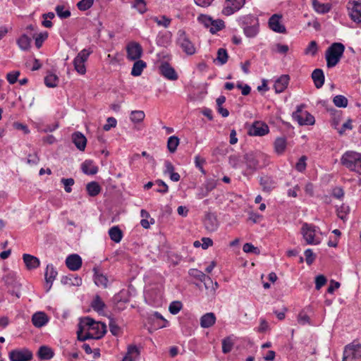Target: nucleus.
Instances as JSON below:
<instances>
[{
  "label": "nucleus",
  "mask_w": 361,
  "mask_h": 361,
  "mask_svg": "<svg viewBox=\"0 0 361 361\" xmlns=\"http://www.w3.org/2000/svg\"><path fill=\"white\" fill-rule=\"evenodd\" d=\"M345 51V46L341 42L332 43L326 49L325 59L329 68L335 67L340 61Z\"/></svg>",
  "instance_id": "nucleus-1"
},
{
  "label": "nucleus",
  "mask_w": 361,
  "mask_h": 361,
  "mask_svg": "<svg viewBox=\"0 0 361 361\" xmlns=\"http://www.w3.org/2000/svg\"><path fill=\"white\" fill-rule=\"evenodd\" d=\"M341 164L351 171L361 175V154L355 151H346L341 158Z\"/></svg>",
  "instance_id": "nucleus-2"
},
{
  "label": "nucleus",
  "mask_w": 361,
  "mask_h": 361,
  "mask_svg": "<svg viewBox=\"0 0 361 361\" xmlns=\"http://www.w3.org/2000/svg\"><path fill=\"white\" fill-rule=\"evenodd\" d=\"M319 230V227L314 224L303 223L301 228V233L307 245H319L321 243L319 238L316 237V233Z\"/></svg>",
  "instance_id": "nucleus-3"
},
{
  "label": "nucleus",
  "mask_w": 361,
  "mask_h": 361,
  "mask_svg": "<svg viewBox=\"0 0 361 361\" xmlns=\"http://www.w3.org/2000/svg\"><path fill=\"white\" fill-rule=\"evenodd\" d=\"M305 106V104L298 105L292 117L300 126H312L315 122L314 117L308 111L302 110Z\"/></svg>",
  "instance_id": "nucleus-4"
},
{
  "label": "nucleus",
  "mask_w": 361,
  "mask_h": 361,
  "mask_svg": "<svg viewBox=\"0 0 361 361\" xmlns=\"http://www.w3.org/2000/svg\"><path fill=\"white\" fill-rule=\"evenodd\" d=\"M147 322L150 326L148 331L152 333L154 330L166 327L169 322L159 312H154L152 314H148Z\"/></svg>",
  "instance_id": "nucleus-5"
},
{
  "label": "nucleus",
  "mask_w": 361,
  "mask_h": 361,
  "mask_svg": "<svg viewBox=\"0 0 361 361\" xmlns=\"http://www.w3.org/2000/svg\"><path fill=\"white\" fill-rule=\"evenodd\" d=\"M342 361H361V345H348L345 347Z\"/></svg>",
  "instance_id": "nucleus-6"
},
{
  "label": "nucleus",
  "mask_w": 361,
  "mask_h": 361,
  "mask_svg": "<svg viewBox=\"0 0 361 361\" xmlns=\"http://www.w3.org/2000/svg\"><path fill=\"white\" fill-rule=\"evenodd\" d=\"M146 302L154 307H161L164 303L163 293L161 290L152 288L149 290L145 297Z\"/></svg>",
  "instance_id": "nucleus-7"
},
{
  "label": "nucleus",
  "mask_w": 361,
  "mask_h": 361,
  "mask_svg": "<svg viewBox=\"0 0 361 361\" xmlns=\"http://www.w3.org/2000/svg\"><path fill=\"white\" fill-rule=\"evenodd\" d=\"M8 357L11 361H30L33 357V354L29 349L23 348L10 351Z\"/></svg>",
  "instance_id": "nucleus-8"
},
{
  "label": "nucleus",
  "mask_w": 361,
  "mask_h": 361,
  "mask_svg": "<svg viewBox=\"0 0 361 361\" xmlns=\"http://www.w3.org/2000/svg\"><path fill=\"white\" fill-rule=\"evenodd\" d=\"M177 44L180 47L183 51L188 55H192L196 51L193 43L188 39L184 31H178Z\"/></svg>",
  "instance_id": "nucleus-9"
},
{
  "label": "nucleus",
  "mask_w": 361,
  "mask_h": 361,
  "mask_svg": "<svg viewBox=\"0 0 361 361\" xmlns=\"http://www.w3.org/2000/svg\"><path fill=\"white\" fill-rule=\"evenodd\" d=\"M269 132V126L262 121H255L248 129V135L251 136H264Z\"/></svg>",
  "instance_id": "nucleus-10"
},
{
  "label": "nucleus",
  "mask_w": 361,
  "mask_h": 361,
  "mask_svg": "<svg viewBox=\"0 0 361 361\" xmlns=\"http://www.w3.org/2000/svg\"><path fill=\"white\" fill-rule=\"evenodd\" d=\"M245 2V0H226L222 13L225 16H231L239 11L244 6Z\"/></svg>",
  "instance_id": "nucleus-11"
},
{
  "label": "nucleus",
  "mask_w": 361,
  "mask_h": 361,
  "mask_svg": "<svg viewBox=\"0 0 361 361\" xmlns=\"http://www.w3.org/2000/svg\"><path fill=\"white\" fill-rule=\"evenodd\" d=\"M127 58L130 61L138 60L142 54L141 45L137 42L130 43L126 48Z\"/></svg>",
  "instance_id": "nucleus-12"
},
{
  "label": "nucleus",
  "mask_w": 361,
  "mask_h": 361,
  "mask_svg": "<svg viewBox=\"0 0 361 361\" xmlns=\"http://www.w3.org/2000/svg\"><path fill=\"white\" fill-rule=\"evenodd\" d=\"M160 73L166 79L176 80L178 75L175 69L166 61L162 62L159 66Z\"/></svg>",
  "instance_id": "nucleus-13"
},
{
  "label": "nucleus",
  "mask_w": 361,
  "mask_h": 361,
  "mask_svg": "<svg viewBox=\"0 0 361 361\" xmlns=\"http://www.w3.org/2000/svg\"><path fill=\"white\" fill-rule=\"evenodd\" d=\"M281 15L274 14L269 19V26L271 30L277 33H286V27L281 23Z\"/></svg>",
  "instance_id": "nucleus-14"
},
{
  "label": "nucleus",
  "mask_w": 361,
  "mask_h": 361,
  "mask_svg": "<svg viewBox=\"0 0 361 361\" xmlns=\"http://www.w3.org/2000/svg\"><path fill=\"white\" fill-rule=\"evenodd\" d=\"M82 258L78 254H71L66 259V265L71 271H78L82 267Z\"/></svg>",
  "instance_id": "nucleus-15"
},
{
  "label": "nucleus",
  "mask_w": 361,
  "mask_h": 361,
  "mask_svg": "<svg viewBox=\"0 0 361 361\" xmlns=\"http://www.w3.org/2000/svg\"><path fill=\"white\" fill-rule=\"evenodd\" d=\"M92 270L94 271L93 279L95 285L98 287L106 288L109 281L107 277L100 272L99 267H94Z\"/></svg>",
  "instance_id": "nucleus-16"
},
{
  "label": "nucleus",
  "mask_w": 361,
  "mask_h": 361,
  "mask_svg": "<svg viewBox=\"0 0 361 361\" xmlns=\"http://www.w3.org/2000/svg\"><path fill=\"white\" fill-rule=\"evenodd\" d=\"M49 321V317L43 312H35L32 316V324L37 328H41L45 326Z\"/></svg>",
  "instance_id": "nucleus-17"
},
{
  "label": "nucleus",
  "mask_w": 361,
  "mask_h": 361,
  "mask_svg": "<svg viewBox=\"0 0 361 361\" xmlns=\"http://www.w3.org/2000/svg\"><path fill=\"white\" fill-rule=\"evenodd\" d=\"M72 142L80 151H84L86 147L87 138L80 132L77 131L72 134Z\"/></svg>",
  "instance_id": "nucleus-18"
},
{
  "label": "nucleus",
  "mask_w": 361,
  "mask_h": 361,
  "mask_svg": "<svg viewBox=\"0 0 361 361\" xmlns=\"http://www.w3.org/2000/svg\"><path fill=\"white\" fill-rule=\"evenodd\" d=\"M85 327H87L89 330L94 331V335H97L99 332L102 330L103 325H106L103 322H97L90 317H85L81 319Z\"/></svg>",
  "instance_id": "nucleus-19"
},
{
  "label": "nucleus",
  "mask_w": 361,
  "mask_h": 361,
  "mask_svg": "<svg viewBox=\"0 0 361 361\" xmlns=\"http://www.w3.org/2000/svg\"><path fill=\"white\" fill-rule=\"evenodd\" d=\"M204 224L206 229L209 231H214L218 228V220L214 214L207 213L205 214Z\"/></svg>",
  "instance_id": "nucleus-20"
},
{
  "label": "nucleus",
  "mask_w": 361,
  "mask_h": 361,
  "mask_svg": "<svg viewBox=\"0 0 361 361\" xmlns=\"http://www.w3.org/2000/svg\"><path fill=\"white\" fill-rule=\"evenodd\" d=\"M290 77L288 75H281L274 82V89L276 93L283 92L288 87Z\"/></svg>",
  "instance_id": "nucleus-21"
},
{
  "label": "nucleus",
  "mask_w": 361,
  "mask_h": 361,
  "mask_svg": "<svg viewBox=\"0 0 361 361\" xmlns=\"http://www.w3.org/2000/svg\"><path fill=\"white\" fill-rule=\"evenodd\" d=\"M247 168L252 171L257 170L259 166L257 155L253 152L246 153L243 157Z\"/></svg>",
  "instance_id": "nucleus-22"
},
{
  "label": "nucleus",
  "mask_w": 361,
  "mask_h": 361,
  "mask_svg": "<svg viewBox=\"0 0 361 361\" xmlns=\"http://www.w3.org/2000/svg\"><path fill=\"white\" fill-rule=\"evenodd\" d=\"M23 259L28 270L35 269L40 265L39 259L37 257L30 254H23Z\"/></svg>",
  "instance_id": "nucleus-23"
},
{
  "label": "nucleus",
  "mask_w": 361,
  "mask_h": 361,
  "mask_svg": "<svg viewBox=\"0 0 361 361\" xmlns=\"http://www.w3.org/2000/svg\"><path fill=\"white\" fill-rule=\"evenodd\" d=\"M259 184L263 191L269 192L276 188V183L271 176H263L259 178Z\"/></svg>",
  "instance_id": "nucleus-24"
},
{
  "label": "nucleus",
  "mask_w": 361,
  "mask_h": 361,
  "mask_svg": "<svg viewBox=\"0 0 361 361\" xmlns=\"http://www.w3.org/2000/svg\"><path fill=\"white\" fill-rule=\"evenodd\" d=\"M57 271L53 264H49L47 266L46 271L44 273V278L47 283H49V286L47 290L49 291L51 288L52 283L57 276Z\"/></svg>",
  "instance_id": "nucleus-25"
},
{
  "label": "nucleus",
  "mask_w": 361,
  "mask_h": 361,
  "mask_svg": "<svg viewBox=\"0 0 361 361\" xmlns=\"http://www.w3.org/2000/svg\"><path fill=\"white\" fill-rule=\"evenodd\" d=\"M81 170L86 175H95L98 172V166L94 164V161L87 159L81 164Z\"/></svg>",
  "instance_id": "nucleus-26"
},
{
  "label": "nucleus",
  "mask_w": 361,
  "mask_h": 361,
  "mask_svg": "<svg viewBox=\"0 0 361 361\" xmlns=\"http://www.w3.org/2000/svg\"><path fill=\"white\" fill-rule=\"evenodd\" d=\"M61 282L64 285L79 286L82 284V279L76 274L63 276Z\"/></svg>",
  "instance_id": "nucleus-27"
},
{
  "label": "nucleus",
  "mask_w": 361,
  "mask_h": 361,
  "mask_svg": "<svg viewBox=\"0 0 361 361\" xmlns=\"http://www.w3.org/2000/svg\"><path fill=\"white\" fill-rule=\"evenodd\" d=\"M312 78L314 83L315 87L317 89L321 88L324 83V74L322 69L316 68L313 71L312 73Z\"/></svg>",
  "instance_id": "nucleus-28"
},
{
  "label": "nucleus",
  "mask_w": 361,
  "mask_h": 361,
  "mask_svg": "<svg viewBox=\"0 0 361 361\" xmlns=\"http://www.w3.org/2000/svg\"><path fill=\"white\" fill-rule=\"evenodd\" d=\"M287 147V139L285 137H277L274 142V152L278 155L284 153Z\"/></svg>",
  "instance_id": "nucleus-29"
},
{
  "label": "nucleus",
  "mask_w": 361,
  "mask_h": 361,
  "mask_svg": "<svg viewBox=\"0 0 361 361\" xmlns=\"http://www.w3.org/2000/svg\"><path fill=\"white\" fill-rule=\"evenodd\" d=\"M216 322V316L213 312L206 313L200 318V325L203 328H209Z\"/></svg>",
  "instance_id": "nucleus-30"
},
{
  "label": "nucleus",
  "mask_w": 361,
  "mask_h": 361,
  "mask_svg": "<svg viewBox=\"0 0 361 361\" xmlns=\"http://www.w3.org/2000/svg\"><path fill=\"white\" fill-rule=\"evenodd\" d=\"M37 355L40 360H49L54 357V353L51 348L47 345H42L38 350Z\"/></svg>",
  "instance_id": "nucleus-31"
},
{
  "label": "nucleus",
  "mask_w": 361,
  "mask_h": 361,
  "mask_svg": "<svg viewBox=\"0 0 361 361\" xmlns=\"http://www.w3.org/2000/svg\"><path fill=\"white\" fill-rule=\"evenodd\" d=\"M2 280L7 286L16 288L20 286V283L17 280L16 274L14 271L8 272L3 276Z\"/></svg>",
  "instance_id": "nucleus-32"
},
{
  "label": "nucleus",
  "mask_w": 361,
  "mask_h": 361,
  "mask_svg": "<svg viewBox=\"0 0 361 361\" xmlns=\"http://www.w3.org/2000/svg\"><path fill=\"white\" fill-rule=\"evenodd\" d=\"M312 6L316 12L321 14L329 13L331 9V4L329 3L323 4L317 0H312Z\"/></svg>",
  "instance_id": "nucleus-33"
},
{
  "label": "nucleus",
  "mask_w": 361,
  "mask_h": 361,
  "mask_svg": "<svg viewBox=\"0 0 361 361\" xmlns=\"http://www.w3.org/2000/svg\"><path fill=\"white\" fill-rule=\"evenodd\" d=\"M108 233L111 240L116 243H120L123 236V231L118 226L111 227Z\"/></svg>",
  "instance_id": "nucleus-34"
},
{
  "label": "nucleus",
  "mask_w": 361,
  "mask_h": 361,
  "mask_svg": "<svg viewBox=\"0 0 361 361\" xmlns=\"http://www.w3.org/2000/svg\"><path fill=\"white\" fill-rule=\"evenodd\" d=\"M350 18L357 23H361V3H355L349 13Z\"/></svg>",
  "instance_id": "nucleus-35"
},
{
  "label": "nucleus",
  "mask_w": 361,
  "mask_h": 361,
  "mask_svg": "<svg viewBox=\"0 0 361 361\" xmlns=\"http://www.w3.org/2000/svg\"><path fill=\"white\" fill-rule=\"evenodd\" d=\"M257 20L258 18L252 15L241 16L238 20L239 25L243 29L254 23H257Z\"/></svg>",
  "instance_id": "nucleus-36"
},
{
  "label": "nucleus",
  "mask_w": 361,
  "mask_h": 361,
  "mask_svg": "<svg viewBox=\"0 0 361 361\" xmlns=\"http://www.w3.org/2000/svg\"><path fill=\"white\" fill-rule=\"evenodd\" d=\"M86 190L90 197H95L101 192V186L96 181H92L87 184Z\"/></svg>",
  "instance_id": "nucleus-37"
},
{
  "label": "nucleus",
  "mask_w": 361,
  "mask_h": 361,
  "mask_svg": "<svg viewBox=\"0 0 361 361\" xmlns=\"http://www.w3.org/2000/svg\"><path fill=\"white\" fill-rule=\"evenodd\" d=\"M59 80V77L51 72H49L44 77V84L48 87L53 88L57 87Z\"/></svg>",
  "instance_id": "nucleus-38"
},
{
  "label": "nucleus",
  "mask_w": 361,
  "mask_h": 361,
  "mask_svg": "<svg viewBox=\"0 0 361 361\" xmlns=\"http://www.w3.org/2000/svg\"><path fill=\"white\" fill-rule=\"evenodd\" d=\"M147 66V63L142 60H136L134 63L132 70L131 75L133 76H140L143 69Z\"/></svg>",
  "instance_id": "nucleus-39"
},
{
  "label": "nucleus",
  "mask_w": 361,
  "mask_h": 361,
  "mask_svg": "<svg viewBox=\"0 0 361 361\" xmlns=\"http://www.w3.org/2000/svg\"><path fill=\"white\" fill-rule=\"evenodd\" d=\"M225 27V23L221 19H213V23L209 27V32L212 35L216 34L217 32L223 30Z\"/></svg>",
  "instance_id": "nucleus-40"
},
{
  "label": "nucleus",
  "mask_w": 361,
  "mask_h": 361,
  "mask_svg": "<svg viewBox=\"0 0 361 361\" xmlns=\"http://www.w3.org/2000/svg\"><path fill=\"white\" fill-rule=\"evenodd\" d=\"M106 333V326L103 325L102 330L101 331V332H99L97 335H94V334H92L90 332H87L85 334L84 338L79 337V341H85L86 340L92 339V338L98 340V339L102 338L105 335Z\"/></svg>",
  "instance_id": "nucleus-41"
},
{
  "label": "nucleus",
  "mask_w": 361,
  "mask_h": 361,
  "mask_svg": "<svg viewBox=\"0 0 361 361\" xmlns=\"http://www.w3.org/2000/svg\"><path fill=\"white\" fill-rule=\"evenodd\" d=\"M180 143L179 138L176 135H172L168 138L167 149L170 153L176 152L177 147Z\"/></svg>",
  "instance_id": "nucleus-42"
},
{
  "label": "nucleus",
  "mask_w": 361,
  "mask_h": 361,
  "mask_svg": "<svg viewBox=\"0 0 361 361\" xmlns=\"http://www.w3.org/2000/svg\"><path fill=\"white\" fill-rule=\"evenodd\" d=\"M243 32L247 37H255L259 32V20L257 21V23H254L252 25L244 27Z\"/></svg>",
  "instance_id": "nucleus-43"
},
{
  "label": "nucleus",
  "mask_w": 361,
  "mask_h": 361,
  "mask_svg": "<svg viewBox=\"0 0 361 361\" xmlns=\"http://www.w3.org/2000/svg\"><path fill=\"white\" fill-rule=\"evenodd\" d=\"M124 294V292L121 291L119 293L114 295L113 300L115 305V307L118 309L119 310H122L124 309V307L120 306L121 303H127L129 302V300L127 297L123 298V295Z\"/></svg>",
  "instance_id": "nucleus-44"
},
{
  "label": "nucleus",
  "mask_w": 361,
  "mask_h": 361,
  "mask_svg": "<svg viewBox=\"0 0 361 361\" xmlns=\"http://www.w3.org/2000/svg\"><path fill=\"white\" fill-rule=\"evenodd\" d=\"M17 43L21 49L27 50L30 47L31 38L23 34L18 38Z\"/></svg>",
  "instance_id": "nucleus-45"
},
{
  "label": "nucleus",
  "mask_w": 361,
  "mask_h": 361,
  "mask_svg": "<svg viewBox=\"0 0 361 361\" xmlns=\"http://www.w3.org/2000/svg\"><path fill=\"white\" fill-rule=\"evenodd\" d=\"M234 342L231 336H227L222 340V352L227 354L232 350Z\"/></svg>",
  "instance_id": "nucleus-46"
},
{
  "label": "nucleus",
  "mask_w": 361,
  "mask_h": 361,
  "mask_svg": "<svg viewBox=\"0 0 361 361\" xmlns=\"http://www.w3.org/2000/svg\"><path fill=\"white\" fill-rule=\"evenodd\" d=\"M145 117V112L140 110L132 111L130 113V121L135 123H141Z\"/></svg>",
  "instance_id": "nucleus-47"
},
{
  "label": "nucleus",
  "mask_w": 361,
  "mask_h": 361,
  "mask_svg": "<svg viewBox=\"0 0 361 361\" xmlns=\"http://www.w3.org/2000/svg\"><path fill=\"white\" fill-rule=\"evenodd\" d=\"M91 307L99 313L104 308L105 303L102 300L100 296L97 295L91 303Z\"/></svg>",
  "instance_id": "nucleus-48"
},
{
  "label": "nucleus",
  "mask_w": 361,
  "mask_h": 361,
  "mask_svg": "<svg viewBox=\"0 0 361 361\" xmlns=\"http://www.w3.org/2000/svg\"><path fill=\"white\" fill-rule=\"evenodd\" d=\"M189 275L194 279H196L199 280L200 281H202V280H209V276H207L204 272H202L200 270H198L197 269H191L189 270Z\"/></svg>",
  "instance_id": "nucleus-49"
},
{
  "label": "nucleus",
  "mask_w": 361,
  "mask_h": 361,
  "mask_svg": "<svg viewBox=\"0 0 361 361\" xmlns=\"http://www.w3.org/2000/svg\"><path fill=\"white\" fill-rule=\"evenodd\" d=\"M333 102L335 106L340 108H345L348 106V99L343 95H336L333 99Z\"/></svg>",
  "instance_id": "nucleus-50"
},
{
  "label": "nucleus",
  "mask_w": 361,
  "mask_h": 361,
  "mask_svg": "<svg viewBox=\"0 0 361 361\" xmlns=\"http://www.w3.org/2000/svg\"><path fill=\"white\" fill-rule=\"evenodd\" d=\"M228 55L226 49L220 48L217 51L216 60L220 65L225 64L228 61Z\"/></svg>",
  "instance_id": "nucleus-51"
},
{
  "label": "nucleus",
  "mask_w": 361,
  "mask_h": 361,
  "mask_svg": "<svg viewBox=\"0 0 361 361\" xmlns=\"http://www.w3.org/2000/svg\"><path fill=\"white\" fill-rule=\"evenodd\" d=\"M198 23L203 25L205 28H209L210 24L213 23V18L206 14H200L197 18Z\"/></svg>",
  "instance_id": "nucleus-52"
},
{
  "label": "nucleus",
  "mask_w": 361,
  "mask_h": 361,
  "mask_svg": "<svg viewBox=\"0 0 361 361\" xmlns=\"http://www.w3.org/2000/svg\"><path fill=\"white\" fill-rule=\"evenodd\" d=\"M170 42V33L159 34L157 38V44L160 46L166 47Z\"/></svg>",
  "instance_id": "nucleus-53"
},
{
  "label": "nucleus",
  "mask_w": 361,
  "mask_h": 361,
  "mask_svg": "<svg viewBox=\"0 0 361 361\" xmlns=\"http://www.w3.org/2000/svg\"><path fill=\"white\" fill-rule=\"evenodd\" d=\"M183 308V304L180 301L176 300L171 302L169 307V312L172 314H177Z\"/></svg>",
  "instance_id": "nucleus-54"
},
{
  "label": "nucleus",
  "mask_w": 361,
  "mask_h": 361,
  "mask_svg": "<svg viewBox=\"0 0 361 361\" xmlns=\"http://www.w3.org/2000/svg\"><path fill=\"white\" fill-rule=\"evenodd\" d=\"M57 16L61 19H66L71 16V11L69 10L64 11V6L58 5L55 8Z\"/></svg>",
  "instance_id": "nucleus-55"
},
{
  "label": "nucleus",
  "mask_w": 361,
  "mask_h": 361,
  "mask_svg": "<svg viewBox=\"0 0 361 361\" xmlns=\"http://www.w3.org/2000/svg\"><path fill=\"white\" fill-rule=\"evenodd\" d=\"M318 51V45L316 41H311L305 49V54L316 55Z\"/></svg>",
  "instance_id": "nucleus-56"
},
{
  "label": "nucleus",
  "mask_w": 361,
  "mask_h": 361,
  "mask_svg": "<svg viewBox=\"0 0 361 361\" xmlns=\"http://www.w3.org/2000/svg\"><path fill=\"white\" fill-rule=\"evenodd\" d=\"M93 3L94 0H80L77 4V7L80 11H85L92 7Z\"/></svg>",
  "instance_id": "nucleus-57"
},
{
  "label": "nucleus",
  "mask_w": 361,
  "mask_h": 361,
  "mask_svg": "<svg viewBox=\"0 0 361 361\" xmlns=\"http://www.w3.org/2000/svg\"><path fill=\"white\" fill-rule=\"evenodd\" d=\"M206 163V160L204 158L201 157L200 155H196L195 157V165L196 168H197L202 174L205 175L207 173L206 171L203 168V165Z\"/></svg>",
  "instance_id": "nucleus-58"
},
{
  "label": "nucleus",
  "mask_w": 361,
  "mask_h": 361,
  "mask_svg": "<svg viewBox=\"0 0 361 361\" xmlns=\"http://www.w3.org/2000/svg\"><path fill=\"white\" fill-rule=\"evenodd\" d=\"M109 319H110L109 324V330L114 336H117L121 332V328L112 318H109Z\"/></svg>",
  "instance_id": "nucleus-59"
},
{
  "label": "nucleus",
  "mask_w": 361,
  "mask_h": 361,
  "mask_svg": "<svg viewBox=\"0 0 361 361\" xmlns=\"http://www.w3.org/2000/svg\"><path fill=\"white\" fill-rule=\"evenodd\" d=\"M155 185L158 186V188L155 190L156 192L166 194L169 191V187L162 180L158 179L155 180Z\"/></svg>",
  "instance_id": "nucleus-60"
},
{
  "label": "nucleus",
  "mask_w": 361,
  "mask_h": 361,
  "mask_svg": "<svg viewBox=\"0 0 361 361\" xmlns=\"http://www.w3.org/2000/svg\"><path fill=\"white\" fill-rule=\"evenodd\" d=\"M73 65L75 70L80 74L83 75L86 73V68L85 62L80 61L78 59L73 60Z\"/></svg>",
  "instance_id": "nucleus-61"
},
{
  "label": "nucleus",
  "mask_w": 361,
  "mask_h": 361,
  "mask_svg": "<svg viewBox=\"0 0 361 361\" xmlns=\"http://www.w3.org/2000/svg\"><path fill=\"white\" fill-rule=\"evenodd\" d=\"M61 182L64 185L65 191L68 193L71 192V191H72L71 186H73L75 183L74 179L72 178H61Z\"/></svg>",
  "instance_id": "nucleus-62"
},
{
  "label": "nucleus",
  "mask_w": 361,
  "mask_h": 361,
  "mask_svg": "<svg viewBox=\"0 0 361 361\" xmlns=\"http://www.w3.org/2000/svg\"><path fill=\"white\" fill-rule=\"evenodd\" d=\"M306 160L307 157L303 155L302 156L295 164V169L299 172H303L306 169Z\"/></svg>",
  "instance_id": "nucleus-63"
},
{
  "label": "nucleus",
  "mask_w": 361,
  "mask_h": 361,
  "mask_svg": "<svg viewBox=\"0 0 361 361\" xmlns=\"http://www.w3.org/2000/svg\"><path fill=\"white\" fill-rule=\"evenodd\" d=\"M289 50V47L286 44H281L277 43L271 48L272 51H275L279 54H286Z\"/></svg>",
  "instance_id": "nucleus-64"
}]
</instances>
